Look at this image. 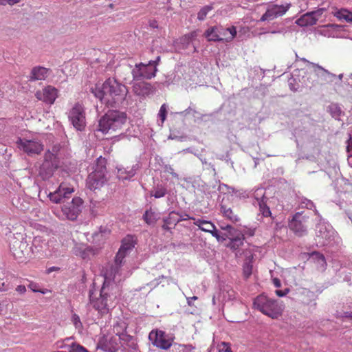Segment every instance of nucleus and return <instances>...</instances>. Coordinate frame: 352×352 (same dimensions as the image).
Masks as SVG:
<instances>
[{
	"label": "nucleus",
	"instance_id": "obj_26",
	"mask_svg": "<svg viewBox=\"0 0 352 352\" xmlns=\"http://www.w3.org/2000/svg\"><path fill=\"white\" fill-rule=\"evenodd\" d=\"M245 240L244 235L239 232L237 233L236 236L232 235L231 238H230V242L227 245V247L232 250L233 251L237 250L241 245H243Z\"/></svg>",
	"mask_w": 352,
	"mask_h": 352
},
{
	"label": "nucleus",
	"instance_id": "obj_38",
	"mask_svg": "<svg viewBox=\"0 0 352 352\" xmlns=\"http://www.w3.org/2000/svg\"><path fill=\"white\" fill-rule=\"evenodd\" d=\"M329 111L332 115V116L335 118H338L341 114V109L340 107H338L336 104H332L329 107Z\"/></svg>",
	"mask_w": 352,
	"mask_h": 352
},
{
	"label": "nucleus",
	"instance_id": "obj_20",
	"mask_svg": "<svg viewBox=\"0 0 352 352\" xmlns=\"http://www.w3.org/2000/svg\"><path fill=\"white\" fill-rule=\"evenodd\" d=\"M300 298L302 302L309 306V309L313 311L316 309L317 295L315 292L307 289H303L300 294Z\"/></svg>",
	"mask_w": 352,
	"mask_h": 352
},
{
	"label": "nucleus",
	"instance_id": "obj_29",
	"mask_svg": "<svg viewBox=\"0 0 352 352\" xmlns=\"http://www.w3.org/2000/svg\"><path fill=\"white\" fill-rule=\"evenodd\" d=\"M176 215H178V214L175 212H171L168 217L164 218V224L162 226V228L164 230L169 231L171 229L169 227V225L173 224L175 226L177 223L182 221V219L176 218Z\"/></svg>",
	"mask_w": 352,
	"mask_h": 352
},
{
	"label": "nucleus",
	"instance_id": "obj_15",
	"mask_svg": "<svg viewBox=\"0 0 352 352\" xmlns=\"http://www.w3.org/2000/svg\"><path fill=\"white\" fill-rule=\"evenodd\" d=\"M301 60L308 63V65L311 67L313 72L321 81L325 83H331L334 82L335 79L336 78V74L331 73L318 64L309 62L305 58H301Z\"/></svg>",
	"mask_w": 352,
	"mask_h": 352
},
{
	"label": "nucleus",
	"instance_id": "obj_16",
	"mask_svg": "<svg viewBox=\"0 0 352 352\" xmlns=\"http://www.w3.org/2000/svg\"><path fill=\"white\" fill-rule=\"evenodd\" d=\"M149 339L155 346L162 349H168L172 345L171 340L168 338L167 335L162 331H151L149 333Z\"/></svg>",
	"mask_w": 352,
	"mask_h": 352
},
{
	"label": "nucleus",
	"instance_id": "obj_18",
	"mask_svg": "<svg viewBox=\"0 0 352 352\" xmlns=\"http://www.w3.org/2000/svg\"><path fill=\"white\" fill-rule=\"evenodd\" d=\"M134 94L142 98H146L155 94V89L151 83L146 82H135L133 85Z\"/></svg>",
	"mask_w": 352,
	"mask_h": 352
},
{
	"label": "nucleus",
	"instance_id": "obj_41",
	"mask_svg": "<svg viewBox=\"0 0 352 352\" xmlns=\"http://www.w3.org/2000/svg\"><path fill=\"white\" fill-rule=\"evenodd\" d=\"M192 41L190 38L186 36L185 35L180 38L179 44L182 45L183 49H188L191 45Z\"/></svg>",
	"mask_w": 352,
	"mask_h": 352
},
{
	"label": "nucleus",
	"instance_id": "obj_28",
	"mask_svg": "<svg viewBox=\"0 0 352 352\" xmlns=\"http://www.w3.org/2000/svg\"><path fill=\"white\" fill-rule=\"evenodd\" d=\"M194 224L198 226L201 230L209 233L212 231H214L215 226L210 221L202 220L200 219H194Z\"/></svg>",
	"mask_w": 352,
	"mask_h": 352
},
{
	"label": "nucleus",
	"instance_id": "obj_8",
	"mask_svg": "<svg viewBox=\"0 0 352 352\" xmlns=\"http://www.w3.org/2000/svg\"><path fill=\"white\" fill-rule=\"evenodd\" d=\"M10 251L16 259L23 261V258L31 257L32 254H34L39 251L37 247L34 249L32 246H30L26 240L14 239L10 243Z\"/></svg>",
	"mask_w": 352,
	"mask_h": 352
},
{
	"label": "nucleus",
	"instance_id": "obj_12",
	"mask_svg": "<svg viewBox=\"0 0 352 352\" xmlns=\"http://www.w3.org/2000/svg\"><path fill=\"white\" fill-rule=\"evenodd\" d=\"M292 4L285 3L284 4H270L267 7L265 12L261 16L259 22L272 21L278 17L283 16L290 8Z\"/></svg>",
	"mask_w": 352,
	"mask_h": 352
},
{
	"label": "nucleus",
	"instance_id": "obj_7",
	"mask_svg": "<svg viewBox=\"0 0 352 352\" xmlns=\"http://www.w3.org/2000/svg\"><path fill=\"white\" fill-rule=\"evenodd\" d=\"M120 69L131 73L133 80L151 79L155 76L157 72V68L149 63L147 64L143 63H136L133 68L129 65H124Z\"/></svg>",
	"mask_w": 352,
	"mask_h": 352
},
{
	"label": "nucleus",
	"instance_id": "obj_54",
	"mask_svg": "<svg viewBox=\"0 0 352 352\" xmlns=\"http://www.w3.org/2000/svg\"><path fill=\"white\" fill-rule=\"evenodd\" d=\"M160 56H158L156 57V58L154 60H150L148 63L151 64V65H153L155 66L156 68H157V65H159L160 62Z\"/></svg>",
	"mask_w": 352,
	"mask_h": 352
},
{
	"label": "nucleus",
	"instance_id": "obj_24",
	"mask_svg": "<svg viewBox=\"0 0 352 352\" xmlns=\"http://www.w3.org/2000/svg\"><path fill=\"white\" fill-rule=\"evenodd\" d=\"M318 18L314 16V13L312 12H307L306 14L301 16L296 21V23L301 27L314 25L316 24Z\"/></svg>",
	"mask_w": 352,
	"mask_h": 352
},
{
	"label": "nucleus",
	"instance_id": "obj_4",
	"mask_svg": "<svg viewBox=\"0 0 352 352\" xmlns=\"http://www.w3.org/2000/svg\"><path fill=\"white\" fill-rule=\"evenodd\" d=\"M126 114L119 111H109L99 120V131L107 133L110 131H116L126 124Z\"/></svg>",
	"mask_w": 352,
	"mask_h": 352
},
{
	"label": "nucleus",
	"instance_id": "obj_62",
	"mask_svg": "<svg viewBox=\"0 0 352 352\" xmlns=\"http://www.w3.org/2000/svg\"><path fill=\"white\" fill-rule=\"evenodd\" d=\"M282 32H283V30L280 29V28H275L274 30H269V33L273 34H280V33H282Z\"/></svg>",
	"mask_w": 352,
	"mask_h": 352
},
{
	"label": "nucleus",
	"instance_id": "obj_21",
	"mask_svg": "<svg viewBox=\"0 0 352 352\" xmlns=\"http://www.w3.org/2000/svg\"><path fill=\"white\" fill-rule=\"evenodd\" d=\"M52 157H54V154L47 151L45 154V162L43 163L42 166L40 168V174L43 177V178H49L52 175L53 173V167L49 160H51Z\"/></svg>",
	"mask_w": 352,
	"mask_h": 352
},
{
	"label": "nucleus",
	"instance_id": "obj_52",
	"mask_svg": "<svg viewBox=\"0 0 352 352\" xmlns=\"http://www.w3.org/2000/svg\"><path fill=\"white\" fill-rule=\"evenodd\" d=\"M179 352H189V346L186 345L179 344L176 349Z\"/></svg>",
	"mask_w": 352,
	"mask_h": 352
},
{
	"label": "nucleus",
	"instance_id": "obj_40",
	"mask_svg": "<svg viewBox=\"0 0 352 352\" xmlns=\"http://www.w3.org/2000/svg\"><path fill=\"white\" fill-rule=\"evenodd\" d=\"M168 106L166 104H163L159 111L158 116L160 118L162 122H164L166 118Z\"/></svg>",
	"mask_w": 352,
	"mask_h": 352
},
{
	"label": "nucleus",
	"instance_id": "obj_55",
	"mask_svg": "<svg viewBox=\"0 0 352 352\" xmlns=\"http://www.w3.org/2000/svg\"><path fill=\"white\" fill-rule=\"evenodd\" d=\"M199 159H200V160H201V163H202L203 164L208 165V166H210V167H211V168H212V170H213V171H214V172L215 171V168H214V165H212V164H210V163H209V164H208V163L207 162V160H206V158H203V157H199Z\"/></svg>",
	"mask_w": 352,
	"mask_h": 352
},
{
	"label": "nucleus",
	"instance_id": "obj_35",
	"mask_svg": "<svg viewBox=\"0 0 352 352\" xmlns=\"http://www.w3.org/2000/svg\"><path fill=\"white\" fill-rule=\"evenodd\" d=\"M213 9L212 6H204L197 14V19L199 21H204L208 13Z\"/></svg>",
	"mask_w": 352,
	"mask_h": 352
},
{
	"label": "nucleus",
	"instance_id": "obj_56",
	"mask_svg": "<svg viewBox=\"0 0 352 352\" xmlns=\"http://www.w3.org/2000/svg\"><path fill=\"white\" fill-rule=\"evenodd\" d=\"M16 291L19 292V294H24L26 292V288L24 285H19L16 288Z\"/></svg>",
	"mask_w": 352,
	"mask_h": 352
},
{
	"label": "nucleus",
	"instance_id": "obj_27",
	"mask_svg": "<svg viewBox=\"0 0 352 352\" xmlns=\"http://www.w3.org/2000/svg\"><path fill=\"white\" fill-rule=\"evenodd\" d=\"M220 212L222 215L232 223H237L239 221L240 218L238 214H235L234 211L223 204L220 205Z\"/></svg>",
	"mask_w": 352,
	"mask_h": 352
},
{
	"label": "nucleus",
	"instance_id": "obj_2",
	"mask_svg": "<svg viewBox=\"0 0 352 352\" xmlns=\"http://www.w3.org/2000/svg\"><path fill=\"white\" fill-rule=\"evenodd\" d=\"M74 192L73 188L67 187L61 184L58 188L49 195L50 201L58 204L63 202L62 212L67 219L74 221L77 219L83 208V201L80 197H76L71 201L65 202Z\"/></svg>",
	"mask_w": 352,
	"mask_h": 352
},
{
	"label": "nucleus",
	"instance_id": "obj_63",
	"mask_svg": "<svg viewBox=\"0 0 352 352\" xmlns=\"http://www.w3.org/2000/svg\"><path fill=\"white\" fill-rule=\"evenodd\" d=\"M164 278H165L164 276H159L158 278L155 279L154 281H153L151 283V285H153V286H156V285H159L160 284V279Z\"/></svg>",
	"mask_w": 352,
	"mask_h": 352
},
{
	"label": "nucleus",
	"instance_id": "obj_36",
	"mask_svg": "<svg viewBox=\"0 0 352 352\" xmlns=\"http://www.w3.org/2000/svg\"><path fill=\"white\" fill-rule=\"evenodd\" d=\"M254 199L259 204V201H266L267 198L265 196V189L263 188H257L253 195Z\"/></svg>",
	"mask_w": 352,
	"mask_h": 352
},
{
	"label": "nucleus",
	"instance_id": "obj_32",
	"mask_svg": "<svg viewBox=\"0 0 352 352\" xmlns=\"http://www.w3.org/2000/svg\"><path fill=\"white\" fill-rule=\"evenodd\" d=\"M334 16L339 20H344L347 23H352V12L347 9H340L334 12Z\"/></svg>",
	"mask_w": 352,
	"mask_h": 352
},
{
	"label": "nucleus",
	"instance_id": "obj_22",
	"mask_svg": "<svg viewBox=\"0 0 352 352\" xmlns=\"http://www.w3.org/2000/svg\"><path fill=\"white\" fill-rule=\"evenodd\" d=\"M49 69L41 67L36 66L32 69L29 76L30 81L43 80H45L48 76Z\"/></svg>",
	"mask_w": 352,
	"mask_h": 352
},
{
	"label": "nucleus",
	"instance_id": "obj_46",
	"mask_svg": "<svg viewBox=\"0 0 352 352\" xmlns=\"http://www.w3.org/2000/svg\"><path fill=\"white\" fill-rule=\"evenodd\" d=\"M210 233L212 234V236L215 237L218 241H223L226 240L225 237L221 236L219 234V232H218L216 227L214 228V231H212Z\"/></svg>",
	"mask_w": 352,
	"mask_h": 352
},
{
	"label": "nucleus",
	"instance_id": "obj_44",
	"mask_svg": "<svg viewBox=\"0 0 352 352\" xmlns=\"http://www.w3.org/2000/svg\"><path fill=\"white\" fill-rule=\"evenodd\" d=\"M252 270V265L250 262H247L243 265V273L247 278L251 275Z\"/></svg>",
	"mask_w": 352,
	"mask_h": 352
},
{
	"label": "nucleus",
	"instance_id": "obj_42",
	"mask_svg": "<svg viewBox=\"0 0 352 352\" xmlns=\"http://www.w3.org/2000/svg\"><path fill=\"white\" fill-rule=\"evenodd\" d=\"M218 352H232L230 345L228 342H223L218 345Z\"/></svg>",
	"mask_w": 352,
	"mask_h": 352
},
{
	"label": "nucleus",
	"instance_id": "obj_51",
	"mask_svg": "<svg viewBox=\"0 0 352 352\" xmlns=\"http://www.w3.org/2000/svg\"><path fill=\"white\" fill-rule=\"evenodd\" d=\"M132 339H133L132 336H131L129 335L124 334V333L119 335V338H118V340H123L125 342H130Z\"/></svg>",
	"mask_w": 352,
	"mask_h": 352
},
{
	"label": "nucleus",
	"instance_id": "obj_48",
	"mask_svg": "<svg viewBox=\"0 0 352 352\" xmlns=\"http://www.w3.org/2000/svg\"><path fill=\"white\" fill-rule=\"evenodd\" d=\"M28 287L34 292H41L42 294H45V291L40 290L38 289V285L36 283H30L28 285Z\"/></svg>",
	"mask_w": 352,
	"mask_h": 352
},
{
	"label": "nucleus",
	"instance_id": "obj_39",
	"mask_svg": "<svg viewBox=\"0 0 352 352\" xmlns=\"http://www.w3.org/2000/svg\"><path fill=\"white\" fill-rule=\"evenodd\" d=\"M300 205L302 208H306L309 210H312L313 208H315V205L313 203V201L305 197H302L301 199Z\"/></svg>",
	"mask_w": 352,
	"mask_h": 352
},
{
	"label": "nucleus",
	"instance_id": "obj_57",
	"mask_svg": "<svg viewBox=\"0 0 352 352\" xmlns=\"http://www.w3.org/2000/svg\"><path fill=\"white\" fill-rule=\"evenodd\" d=\"M185 36L188 37V38H190V41L192 42V40L197 36V34L196 31H193Z\"/></svg>",
	"mask_w": 352,
	"mask_h": 352
},
{
	"label": "nucleus",
	"instance_id": "obj_1",
	"mask_svg": "<svg viewBox=\"0 0 352 352\" xmlns=\"http://www.w3.org/2000/svg\"><path fill=\"white\" fill-rule=\"evenodd\" d=\"M91 92L108 107H119L125 100L128 93L126 87L116 78H108L102 84H96Z\"/></svg>",
	"mask_w": 352,
	"mask_h": 352
},
{
	"label": "nucleus",
	"instance_id": "obj_9",
	"mask_svg": "<svg viewBox=\"0 0 352 352\" xmlns=\"http://www.w3.org/2000/svg\"><path fill=\"white\" fill-rule=\"evenodd\" d=\"M309 217L302 212H296L289 221V229L298 236L302 237L307 234V222Z\"/></svg>",
	"mask_w": 352,
	"mask_h": 352
},
{
	"label": "nucleus",
	"instance_id": "obj_59",
	"mask_svg": "<svg viewBox=\"0 0 352 352\" xmlns=\"http://www.w3.org/2000/svg\"><path fill=\"white\" fill-rule=\"evenodd\" d=\"M198 298L195 296H192V297H186V300H187V303L189 306H192V300H197Z\"/></svg>",
	"mask_w": 352,
	"mask_h": 352
},
{
	"label": "nucleus",
	"instance_id": "obj_53",
	"mask_svg": "<svg viewBox=\"0 0 352 352\" xmlns=\"http://www.w3.org/2000/svg\"><path fill=\"white\" fill-rule=\"evenodd\" d=\"M345 83L352 88V74H350L345 77Z\"/></svg>",
	"mask_w": 352,
	"mask_h": 352
},
{
	"label": "nucleus",
	"instance_id": "obj_60",
	"mask_svg": "<svg viewBox=\"0 0 352 352\" xmlns=\"http://www.w3.org/2000/svg\"><path fill=\"white\" fill-rule=\"evenodd\" d=\"M323 9H319L318 10H316V11H313L312 12L314 13V16L318 18V19H319V17L321 16V15L323 13Z\"/></svg>",
	"mask_w": 352,
	"mask_h": 352
},
{
	"label": "nucleus",
	"instance_id": "obj_5",
	"mask_svg": "<svg viewBox=\"0 0 352 352\" xmlns=\"http://www.w3.org/2000/svg\"><path fill=\"white\" fill-rule=\"evenodd\" d=\"M253 305L255 309L273 319L280 316L283 310V305L280 302L263 294L258 296Z\"/></svg>",
	"mask_w": 352,
	"mask_h": 352
},
{
	"label": "nucleus",
	"instance_id": "obj_37",
	"mask_svg": "<svg viewBox=\"0 0 352 352\" xmlns=\"http://www.w3.org/2000/svg\"><path fill=\"white\" fill-rule=\"evenodd\" d=\"M259 211L263 217H269L271 215L270 208L266 205V201H259Z\"/></svg>",
	"mask_w": 352,
	"mask_h": 352
},
{
	"label": "nucleus",
	"instance_id": "obj_31",
	"mask_svg": "<svg viewBox=\"0 0 352 352\" xmlns=\"http://www.w3.org/2000/svg\"><path fill=\"white\" fill-rule=\"evenodd\" d=\"M135 174V169L131 168L130 170H127L124 168H118V173L117 177L120 180H126L130 179L132 177H133Z\"/></svg>",
	"mask_w": 352,
	"mask_h": 352
},
{
	"label": "nucleus",
	"instance_id": "obj_58",
	"mask_svg": "<svg viewBox=\"0 0 352 352\" xmlns=\"http://www.w3.org/2000/svg\"><path fill=\"white\" fill-rule=\"evenodd\" d=\"M288 292V289H286L285 291H283V290H276V294L277 296H280V297H283L284 296H285Z\"/></svg>",
	"mask_w": 352,
	"mask_h": 352
},
{
	"label": "nucleus",
	"instance_id": "obj_50",
	"mask_svg": "<svg viewBox=\"0 0 352 352\" xmlns=\"http://www.w3.org/2000/svg\"><path fill=\"white\" fill-rule=\"evenodd\" d=\"M73 321H74V324L76 328L81 327L82 323L80 322V318L77 315L74 314L73 316Z\"/></svg>",
	"mask_w": 352,
	"mask_h": 352
},
{
	"label": "nucleus",
	"instance_id": "obj_30",
	"mask_svg": "<svg viewBox=\"0 0 352 352\" xmlns=\"http://www.w3.org/2000/svg\"><path fill=\"white\" fill-rule=\"evenodd\" d=\"M159 219L160 214L152 209L146 210L143 215V219L149 226H153Z\"/></svg>",
	"mask_w": 352,
	"mask_h": 352
},
{
	"label": "nucleus",
	"instance_id": "obj_3",
	"mask_svg": "<svg viewBox=\"0 0 352 352\" xmlns=\"http://www.w3.org/2000/svg\"><path fill=\"white\" fill-rule=\"evenodd\" d=\"M118 295V290L114 289L107 281L103 282L100 291L99 297H94V292L89 291V300L94 308L101 315L107 314L111 307L113 306L114 300Z\"/></svg>",
	"mask_w": 352,
	"mask_h": 352
},
{
	"label": "nucleus",
	"instance_id": "obj_14",
	"mask_svg": "<svg viewBox=\"0 0 352 352\" xmlns=\"http://www.w3.org/2000/svg\"><path fill=\"white\" fill-rule=\"evenodd\" d=\"M69 119L72 124L78 131H82L85 126V113L83 107L76 103L69 113Z\"/></svg>",
	"mask_w": 352,
	"mask_h": 352
},
{
	"label": "nucleus",
	"instance_id": "obj_64",
	"mask_svg": "<svg viewBox=\"0 0 352 352\" xmlns=\"http://www.w3.org/2000/svg\"><path fill=\"white\" fill-rule=\"evenodd\" d=\"M273 283L276 287H280L281 286L280 280L278 278H274Z\"/></svg>",
	"mask_w": 352,
	"mask_h": 352
},
{
	"label": "nucleus",
	"instance_id": "obj_61",
	"mask_svg": "<svg viewBox=\"0 0 352 352\" xmlns=\"http://www.w3.org/2000/svg\"><path fill=\"white\" fill-rule=\"evenodd\" d=\"M223 230H228L229 232V234L232 236V231L234 230V228L230 225H227L225 227L221 228Z\"/></svg>",
	"mask_w": 352,
	"mask_h": 352
},
{
	"label": "nucleus",
	"instance_id": "obj_11",
	"mask_svg": "<svg viewBox=\"0 0 352 352\" xmlns=\"http://www.w3.org/2000/svg\"><path fill=\"white\" fill-rule=\"evenodd\" d=\"M124 263V261L122 258L118 259V256H116L113 264H111L108 269H107L104 274V282L108 280L109 285L114 287V289L118 290V287L116 285L117 282L120 281L121 278L120 271L121 267Z\"/></svg>",
	"mask_w": 352,
	"mask_h": 352
},
{
	"label": "nucleus",
	"instance_id": "obj_10",
	"mask_svg": "<svg viewBox=\"0 0 352 352\" xmlns=\"http://www.w3.org/2000/svg\"><path fill=\"white\" fill-rule=\"evenodd\" d=\"M19 148L29 156L38 155L43 150V145L37 138H19L16 141Z\"/></svg>",
	"mask_w": 352,
	"mask_h": 352
},
{
	"label": "nucleus",
	"instance_id": "obj_13",
	"mask_svg": "<svg viewBox=\"0 0 352 352\" xmlns=\"http://www.w3.org/2000/svg\"><path fill=\"white\" fill-rule=\"evenodd\" d=\"M334 234L333 227L323 219H320L316 226V235L319 239V243L327 245L333 239Z\"/></svg>",
	"mask_w": 352,
	"mask_h": 352
},
{
	"label": "nucleus",
	"instance_id": "obj_17",
	"mask_svg": "<svg viewBox=\"0 0 352 352\" xmlns=\"http://www.w3.org/2000/svg\"><path fill=\"white\" fill-rule=\"evenodd\" d=\"M108 180L107 174L102 173H91L87 179V186L90 190H97L102 188Z\"/></svg>",
	"mask_w": 352,
	"mask_h": 352
},
{
	"label": "nucleus",
	"instance_id": "obj_33",
	"mask_svg": "<svg viewBox=\"0 0 352 352\" xmlns=\"http://www.w3.org/2000/svg\"><path fill=\"white\" fill-rule=\"evenodd\" d=\"M107 160L105 158L100 156L97 158L96 164L94 166V173H102L107 174V168H106Z\"/></svg>",
	"mask_w": 352,
	"mask_h": 352
},
{
	"label": "nucleus",
	"instance_id": "obj_6",
	"mask_svg": "<svg viewBox=\"0 0 352 352\" xmlns=\"http://www.w3.org/2000/svg\"><path fill=\"white\" fill-rule=\"evenodd\" d=\"M236 28L232 25L229 28H224L222 25H214L208 28L204 32V36L209 42L224 41L229 43L233 41L236 36Z\"/></svg>",
	"mask_w": 352,
	"mask_h": 352
},
{
	"label": "nucleus",
	"instance_id": "obj_45",
	"mask_svg": "<svg viewBox=\"0 0 352 352\" xmlns=\"http://www.w3.org/2000/svg\"><path fill=\"white\" fill-rule=\"evenodd\" d=\"M164 172L170 173L173 177L176 179H179V175L177 174L174 169L172 168L170 165H165L164 166Z\"/></svg>",
	"mask_w": 352,
	"mask_h": 352
},
{
	"label": "nucleus",
	"instance_id": "obj_43",
	"mask_svg": "<svg viewBox=\"0 0 352 352\" xmlns=\"http://www.w3.org/2000/svg\"><path fill=\"white\" fill-rule=\"evenodd\" d=\"M117 338L116 337H112L111 340H109V344H111V346H110L108 349V351L109 352H116L118 348V344L117 343ZM107 350V349H106Z\"/></svg>",
	"mask_w": 352,
	"mask_h": 352
},
{
	"label": "nucleus",
	"instance_id": "obj_34",
	"mask_svg": "<svg viewBox=\"0 0 352 352\" xmlns=\"http://www.w3.org/2000/svg\"><path fill=\"white\" fill-rule=\"evenodd\" d=\"M167 190L162 185H157L154 190L151 192V195L155 198L159 199L165 196Z\"/></svg>",
	"mask_w": 352,
	"mask_h": 352
},
{
	"label": "nucleus",
	"instance_id": "obj_23",
	"mask_svg": "<svg viewBox=\"0 0 352 352\" xmlns=\"http://www.w3.org/2000/svg\"><path fill=\"white\" fill-rule=\"evenodd\" d=\"M134 248V243L132 239H125L122 241V243L121 247L120 248L118 252L116 254V256H118V259L124 258L131 252V251Z\"/></svg>",
	"mask_w": 352,
	"mask_h": 352
},
{
	"label": "nucleus",
	"instance_id": "obj_47",
	"mask_svg": "<svg viewBox=\"0 0 352 352\" xmlns=\"http://www.w3.org/2000/svg\"><path fill=\"white\" fill-rule=\"evenodd\" d=\"M346 144H347L346 151L349 153H352V130H351V133L349 134V138L346 141Z\"/></svg>",
	"mask_w": 352,
	"mask_h": 352
},
{
	"label": "nucleus",
	"instance_id": "obj_25",
	"mask_svg": "<svg viewBox=\"0 0 352 352\" xmlns=\"http://www.w3.org/2000/svg\"><path fill=\"white\" fill-rule=\"evenodd\" d=\"M309 260L316 264L318 270L324 271L325 270L327 263L323 254L318 252H313L310 254Z\"/></svg>",
	"mask_w": 352,
	"mask_h": 352
},
{
	"label": "nucleus",
	"instance_id": "obj_19",
	"mask_svg": "<svg viewBox=\"0 0 352 352\" xmlns=\"http://www.w3.org/2000/svg\"><path fill=\"white\" fill-rule=\"evenodd\" d=\"M57 89L52 86H47L43 91H38L35 94L36 98L48 104H53L57 98Z\"/></svg>",
	"mask_w": 352,
	"mask_h": 352
},
{
	"label": "nucleus",
	"instance_id": "obj_49",
	"mask_svg": "<svg viewBox=\"0 0 352 352\" xmlns=\"http://www.w3.org/2000/svg\"><path fill=\"white\" fill-rule=\"evenodd\" d=\"M195 113H196V111L195 109H192L191 107H188L186 110L181 111L179 113L181 116H186L187 114H190V113L195 114Z\"/></svg>",
	"mask_w": 352,
	"mask_h": 352
}]
</instances>
